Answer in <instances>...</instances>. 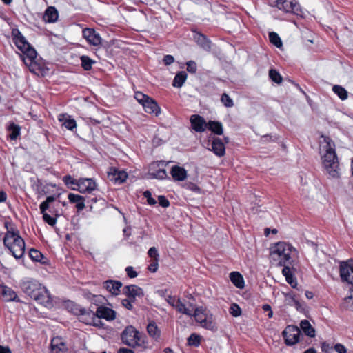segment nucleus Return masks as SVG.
<instances>
[{
  "label": "nucleus",
  "instance_id": "393cba45",
  "mask_svg": "<svg viewBox=\"0 0 353 353\" xmlns=\"http://www.w3.org/2000/svg\"><path fill=\"white\" fill-rule=\"evenodd\" d=\"M68 200L71 203H75L78 210H83L85 208V199L79 194L70 193L68 196Z\"/></svg>",
  "mask_w": 353,
  "mask_h": 353
},
{
  "label": "nucleus",
  "instance_id": "37998d69",
  "mask_svg": "<svg viewBox=\"0 0 353 353\" xmlns=\"http://www.w3.org/2000/svg\"><path fill=\"white\" fill-rule=\"evenodd\" d=\"M188 343L190 345L198 347L201 343V338L199 335L193 333L188 338Z\"/></svg>",
  "mask_w": 353,
  "mask_h": 353
},
{
  "label": "nucleus",
  "instance_id": "13d9d810",
  "mask_svg": "<svg viewBox=\"0 0 353 353\" xmlns=\"http://www.w3.org/2000/svg\"><path fill=\"white\" fill-rule=\"evenodd\" d=\"M165 300L169 305H170L171 306H172L174 307H175V305L178 301V299H176L175 296H168L165 298Z\"/></svg>",
  "mask_w": 353,
  "mask_h": 353
},
{
  "label": "nucleus",
  "instance_id": "9b49d317",
  "mask_svg": "<svg viewBox=\"0 0 353 353\" xmlns=\"http://www.w3.org/2000/svg\"><path fill=\"white\" fill-rule=\"evenodd\" d=\"M190 122L192 130L196 132H203L207 129L208 122L199 114H192L190 118Z\"/></svg>",
  "mask_w": 353,
  "mask_h": 353
},
{
  "label": "nucleus",
  "instance_id": "774afa93",
  "mask_svg": "<svg viewBox=\"0 0 353 353\" xmlns=\"http://www.w3.org/2000/svg\"><path fill=\"white\" fill-rule=\"evenodd\" d=\"M0 353H12L8 347L0 345Z\"/></svg>",
  "mask_w": 353,
  "mask_h": 353
},
{
  "label": "nucleus",
  "instance_id": "3c124183",
  "mask_svg": "<svg viewBox=\"0 0 353 353\" xmlns=\"http://www.w3.org/2000/svg\"><path fill=\"white\" fill-rule=\"evenodd\" d=\"M43 218L45 222H46L48 224H49L51 226H54L57 223V219L50 216L47 213H43Z\"/></svg>",
  "mask_w": 353,
  "mask_h": 353
},
{
  "label": "nucleus",
  "instance_id": "0e129e2a",
  "mask_svg": "<svg viewBox=\"0 0 353 353\" xmlns=\"http://www.w3.org/2000/svg\"><path fill=\"white\" fill-rule=\"evenodd\" d=\"M286 281L292 287L296 288V281L293 278V274L292 276H288V277H285Z\"/></svg>",
  "mask_w": 353,
  "mask_h": 353
},
{
  "label": "nucleus",
  "instance_id": "6e6552de",
  "mask_svg": "<svg viewBox=\"0 0 353 353\" xmlns=\"http://www.w3.org/2000/svg\"><path fill=\"white\" fill-rule=\"evenodd\" d=\"M300 333L301 330L298 327L294 325L287 326L283 331V336L286 345H293L298 343Z\"/></svg>",
  "mask_w": 353,
  "mask_h": 353
},
{
  "label": "nucleus",
  "instance_id": "f8f14e48",
  "mask_svg": "<svg viewBox=\"0 0 353 353\" xmlns=\"http://www.w3.org/2000/svg\"><path fill=\"white\" fill-rule=\"evenodd\" d=\"M122 292L128 298L134 301H135L136 298H141L144 295L142 288L137 285H129L124 286L122 289Z\"/></svg>",
  "mask_w": 353,
  "mask_h": 353
},
{
  "label": "nucleus",
  "instance_id": "338daca9",
  "mask_svg": "<svg viewBox=\"0 0 353 353\" xmlns=\"http://www.w3.org/2000/svg\"><path fill=\"white\" fill-rule=\"evenodd\" d=\"M117 353H134L133 350L125 347H121L118 350Z\"/></svg>",
  "mask_w": 353,
  "mask_h": 353
},
{
  "label": "nucleus",
  "instance_id": "b1692460",
  "mask_svg": "<svg viewBox=\"0 0 353 353\" xmlns=\"http://www.w3.org/2000/svg\"><path fill=\"white\" fill-rule=\"evenodd\" d=\"M1 294L3 299L6 301H16L20 302V300L16 292L8 286H3Z\"/></svg>",
  "mask_w": 353,
  "mask_h": 353
},
{
  "label": "nucleus",
  "instance_id": "f704fd0d",
  "mask_svg": "<svg viewBox=\"0 0 353 353\" xmlns=\"http://www.w3.org/2000/svg\"><path fill=\"white\" fill-rule=\"evenodd\" d=\"M199 324L202 327L209 330H215L216 329V324L212 320V316H208L204 317L203 319H201Z\"/></svg>",
  "mask_w": 353,
  "mask_h": 353
},
{
  "label": "nucleus",
  "instance_id": "20e7f679",
  "mask_svg": "<svg viewBox=\"0 0 353 353\" xmlns=\"http://www.w3.org/2000/svg\"><path fill=\"white\" fill-rule=\"evenodd\" d=\"M12 35L13 37V42L23 53V61L26 65L32 67L37 57L36 50L30 46L25 37L22 35L18 29L12 30Z\"/></svg>",
  "mask_w": 353,
  "mask_h": 353
},
{
  "label": "nucleus",
  "instance_id": "c756f323",
  "mask_svg": "<svg viewBox=\"0 0 353 353\" xmlns=\"http://www.w3.org/2000/svg\"><path fill=\"white\" fill-rule=\"evenodd\" d=\"M7 130L10 132L9 137L11 140H16L20 135L21 127L14 122L9 123Z\"/></svg>",
  "mask_w": 353,
  "mask_h": 353
},
{
  "label": "nucleus",
  "instance_id": "39448f33",
  "mask_svg": "<svg viewBox=\"0 0 353 353\" xmlns=\"http://www.w3.org/2000/svg\"><path fill=\"white\" fill-rule=\"evenodd\" d=\"M3 243L16 259L21 258L25 252V242L19 232L8 231L3 238Z\"/></svg>",
  "mask_w": 353,
  "mask_h": 353
},
{
  "label": "nucleus",
  "instance_id": "4468645a",
  "mask_svg": "<svg viewBox=\"0 0 353 353\" xmlns=\"http://www.w3.org/2000/svg\"><path fill=\"white\" fill-rule=\"evenodd\" d=\"M160 165H165V164L163 161H160L159 163H152L150 168L149 174L151 178L157 179H169L167 172L165 169L159 168L157 170L156 168L159 167Z\"/></svg>",
  "mask_w": 353,
  "mask_h": 353
},
{
  "label": "nucleus",
  "instance_id": "a19ab883",
  "mask_svg": "<svg viewBox=\"0 0 353 353\" xmlns=\"http://www.w3.org/2000/svg\"><path fill=\"white\" fill-rule=\"evenodd\" d=\"M270 41L276 47L280 48L282 46V41L277 33L272 32L269 33Z\"/></svg>",
  "mask_w": 353,
  "mask_h": 353
},
{
  "label": "nucleus",
  "instance_id": "052dcab7",
  "mask_svg": "<svg viewBox=\"0 0 353 353\" xmlns=\"http://www.w3.org/2000/svg\"><path fill=\"white\" fill-rule=\"evenodd\" d=\"M262 309L265 312H268V318H272L273 316V312L272 310L271 306L268 304H264L262 305Z\"/></svg>",
  "mask_w": 353,
  "mask_h": 353
},
{
  "label": "nucleus",
  "instance_id": "cd10ccee",
  "mask_svg": "<svg viewBox=\"0 0 353 353\" xmlns=\"http://www.w3.org/2000/svg\"><path fill=\"white\" fill-rule=\"evenodd\" d=\"M232 283L238 288L243 289L245 285L244 279L242 275L238 272H232L230 274Z\"/></svg>",
  "mask_w": 353,
  "mask_h": 353
},
{
  "label": "nucleus",
  "instance_id": "72a5a7b5",
  "mask_svg": "<svg viewBox=\"0 0 353 353\" xmlns=\"http://www.w3.org/2000/svg\"><path fill=\"white\" fill-rule=\"evenodd\" d=\"M197 43L204 50L209 51L211 49V42L201 34H197L195 36Z\"/></svg>",
  "mask_w": 353,
  "mask_h": 353
},
{
  "label": "nucleus",
  "instance_id": "1a4fd4ad",
  "mask_svg": "<svg viewBox=\"0 0 353 353\" xmlns=\"http://www.w3.org/2000/svg\"><path fill=\"white\" fill-rule=\"evenodd\" d=\"M79 320L81 322L84 323L87 325H93L94 326H99L101 321L98 320L96 316V312H94L91 310L85 308L82 309V312L79 314Z\"/></svg>",
  "mask_w": 353,
  "mask_h": 353
},
{
  "label": "nucleus",
  "instance_id": "4c0bfd02",
  "mask_svg": "<svg viewBox=\"0 0 353 353\" xmlns=\"http://www.w3.org/2000/svg\"><path fill=\"white\" fill-rule=\"evenodd\" d=\"M63 119H59L60 121H63V125L70 130H73L77 127L76 121L74 119H71L70 117H65L63 115Z\"/></svg>",
  "mask_w": 353,
  "mask_h": 353
},
{
  "label": "nucleus",
  "instance_id": "c03bdc74",
  "mask_svg": "<svg viewBox=\"0 0 353 353\" xmlns=\"http://www.w3.org/2000/svg\"><path fill=\"white\" fill-rule=\"evenodd\" d=\"M221 101L227 108H231L234 105L233 100L226 93L221 95Z\"/></svg>",
  "mask_w": 353,
  "mask_h": 353
},
{
  "label": "nucleus",
  "instance_id": "6ab92c4d",
  "mask_svg": "<svg viewBox=\"0 0 353 353\" xmlns=\"http://www.w3.org/2000/svg\"><path fill=\"white\" fill-rule=\"evenodd\" d=\"M108 178L115 183L121 184L127 179L128 174L123 170H118L112 168L108 172Z\"/></svg>",
  "mask_w": 353,
  "mask_h": 353
},
{
  "label": "nucleus",
  "instance_id": "4be33fe9",
  "mask_svg": "<svg viewBox=\"0 0 353 353\" xmlns=\"http://www.w3.org/2000/svg\"><path fill=\"white\" fill-rule=\"evenodd\" d=\"M142 106L147 113L155 114L156 115L160 113V108L157 103L150 97L142 104Z\"/></svg>",
  "mask_w": 353,
  "mask_h": 353
},
{
  "label": "nucleus",
  "instance_id": "c85d7f7f",
  "mask_svg": "<svg viewBox=\"0 0 353 353\" xmlns=\"http://www.w3.org/2000/svg\"><path fill=\"white\" fill-rule=\"evenodd\" d=\"M29 256L32 261L40 262L42 264H47L48 259L39 250L32 248L29 252Z\"/></svg>",
  "mask_w": 353,
  "mask_h": 353
},
{
  "label": "nucleus",
  "instance_id": "412c9836",
  "mask_svg": "<svg viewBox=\"0 0 353 353\" xmlns=\"http://www.w3.org/2000/svg\"><path fill=\"white\" fill-rule=\"evenodd\" d=\"M147 332L148 335L155 341L159 342L161 340V331L154 321H151L147 325Z\"/></svg>",
  "mask_w": 353,
  "mask_h": 353
},
{
  "label": "nucleus",
  "instance_id": "680f3d73",
  "mask_svg": "<svg viewBox=\"0 0 353 353\" xmlns=\"http://www.w3.org/2000/svg\"><path fill=\"white\" fill-rule=\"evenodd\" d=\"M334 350L338 353H346L347 352V350H346L345 347L341 343H336L334 345Z\"/></svg>",
  "mask_w": 353,
  "mask_h": 353
},
{
  "label": "nucleus",
  "instance_id": "69168bd1",
  "mask_svg": "<svg viewBox=\"0 0 353 353\" xmlns=\"http://www.w3.org/2000/svg\"><path fill=\"white\" fill-rule=\"evenodd\" d=\"M49 204L46 201H43L40 205V210L42 214L46 213V211L48 209Z\"/></svg>",
  "mask_w": 353,
  "mask_h": 353
},
{
  "label": "nucleus",
  "instance_id": "6e6d98bb",
  "mask_svg": "<svg viewBox=\"0 0 353 353\" xmlns=\"http://www.w3.org/2000/svg\"><path fill=\"white\" fill-rule=\"evenodd\" d=\"M125 272L127 273L128 276L130 279L135 278L138 275L137 272L135 270H134L132 266H128L125 268Z\"/></svg>",
  "mask_w": 353,
  "mask_h": 353
},
{
  "label": "nucleus",
  "instance_id": "a878e982",
  "mask_svg": "<svg viewBox=\"0 0 353 353\" xmlns=\"http://www.w3.org/2000/svg\"><path fill=\"white\" fill-rule=\"evenodd\" d=\"M192 307H194L193 304L189 303L188 306H186L185 304L181 301L180 299H178V301L174 307L179 312L192 316L193 312Z\"/></svg>",
  "mask_w": 353,
  "mask_h": 353
},
{
  "label": "nucleus",
  "instance_id": "2f4dec72",
  "mask_svg": "<svg viewBox=\"0 0 353 353\" xmlns=\"http://www.w3.org/2000/svg\"><path fill=\"white\" fill-rule=\"evenodd\" d=\"M207 128L217 135H221L223 132V125L219 121H210Z\"/></svg>",
  "mask_w": 353,
  "mask_h": 353
},
{
  "label": "nucleus",
  "instance_id": "ea45409f",
  "mask_svg": "<svg viewBox=\"0 0 353 353\" xmlns=\"http://www.w3.org/2000/svg\"><path fill=\"white\" fill-rule=\"evenodd\" d=\"M81 66L85 70H90L94 61L89 57L83 55L81 57Z\"/></svg>",
  "mask_w": 353,
  "mask_h": 353
},
{
  "label": "nucleus",
  "instance_id": "e2e57ef3",
  "mask_svg": "<svg viewBox=\"0 0 353 353\" xmlns=\"http://www.w3.org/2000/svg\"><path fill=\"white\" fill-rule=\"evenodd\" d=\"M163 61L165 65H169L174 61V59L172 55H165L163 57Z\"/></svg>",
  "mask_w": 353,
  "mask_h": 353
},
{
  "label": "nucleus",
  "instance_id": "864d4df0",
  "mask_svg": "<svg viewBox=\"0 0 353 353\" xmlns=\"http://www.w3.org/2000/svg\"><path fill=\"white\" fill-rule=\"evenodd\" d=\"M143 196L147 199V202L149 205H153L156 204V200L152 197V194L149 190H146L143 192Z\"/></svg>",
  "mask_w": 353,
  "mask_h": 353
},
{
  "label": "nucleus",
  "instance_id": "8fccbe9b",
  "mask_svg": "<svg viewBox=\"0 0 353 353\" xmlns=\"http://www.w3.org/2000/svg\"><path fill=\"white\" fill-rule=\"evenodd\" d=\"M148 254L150 258L153 259V260L159 261V254L155 247L150 248L148 252Z\"/></svg>",
  "mask_w": 353,
  "mask_h": 353
},
{
  "label": "nucleus",
  "instance_id": "58836bf2",
  "mask_svg": "<svg viewBox=\"0 0 353 353\" xmlns=\"http://www.w3.org/2000/svg\"><path fill=\"white\" fill-rule=\"evenodd\" d=\"M66 305L68 310L77 316L79 315L81 312H82V309L83 308L81 307L79 305L72 301H68Z\"/></svg>",
  "mask_w": 353,
  "mask_h": 353
},
{
  "label": "nucleus",
  "instance_id": "aec40b11",
  "mask_svg": "<svg viewBox=\"0 0 353 353\" xmlns=\"http://www.w3.org/2000/svg\"><path fill=\"white\" fill-rule=\"evenodd\" d=\"M274 6L279 10H282L286 12L295 13L298 10L299 6L292 1L286 0H276Z\"/></svg>",
  "mask_w": 353,
  "mask_h": 353
},
{
  "label": "nucleus",
  "instance_id": "bf43d9fd",
  "mask_svg": "<svg viewBox=\"0 0 353 353\" xmlns=\"http://www.w3.org/2000/svg\"><path fill=\"white\" fill-rule=\"evenodd\" d=\"M158 261H155V260H153L152 261V263L150 264V265L148 268L149 271H150L151 272H156L157 271L158 266H159Z\"/></svg>",
  "mask_w": 353,
  "mask_h": 353
},
{
  "label": "nucleus",
  "instance_id": "9d476101",
  "mask_svg": "<svg viewBox=\"0 0 353 353\" xmlns=\"http://www.w3.org/2000/svg\"><path fill=\"white\" fill-rule=\"evenodd\" d=\"M96 188V183L90 178L80 179L78 180L77 188L70 186V189L78 190L80 192H91Z\"/></svg>",
  "mask_w": 353,
  "mask_h": 353
},
{
  "label": "nucleus",
  "instance_id": "bb28decb",
  "mask_svg": "<svg viewBox=\"0 0 353 353\" xmlns=\"http://www.w3.org/2000/svg\"><path fill=\"white\" fill-rule=\"evenodd\" d=\"M59 14L57 9L54 7H48L45 11L43 19L45 21L48 23H54L58 19Z\"/></svg>",
  "mask_w": 353,
  "mask_h": 353
},
{
  "label": "nucleus",
  "instance_id": "ddd939ff",
  "mask_svg": "<svg viewBox=\"0 0 353 353\" xmlns=\"http://www.w3.org/2000/svg\"><path fill=\"white\" fill-rule=\"evenodd\" d=\"M83 37L92 46H97L101 43V38L92 28H86L83 30Z\"/></svg>",
  "mask_w": 353,
  "mask_h": 353
},
{
  "label": "nucleus",
  "instance_id": "2eb2a0df",
  "mask_svg": "<svg viewBox=\"0 0 353 353\" xmlns=\"http://www.w3.org/2000/svg\"><path fill=\"white\" fill-rule=\"evenodd\" d=\"M50 353H67L68 347L64 340L59 336L54 337L51 340Z\"/></svg>",
  "mask_w": 353,
  "mask_h": 353
},
{
  "label": "nucleus",
  "instance_id": "a211bd4d",
  "mask_svg": "<svg viewBox=\"0 0 353 353\" xmlns=\"http://www.w3.org/2000/svg\"><path fill=\"white\" fill-rule=\"evenodd\" d=\"M210 145L211 148H209V150L212 151L215 155L219 157H221L225 155V144L223 143L222 140L220 138L213 137Z\"/></svg>",
  "mask_w": 353,
  "mask_h": 353
},
{
  "label": "nucleus",
  "instance_id": "e433bc0d",
  "mask_svg": "<svg viewBox=\"0 0 353 353\" xmlns=\"http://www.w3.org/2000/svg\"><path fill=\"white\" fill-rule=\"evenodd\" d=\"M332 91L342 100H346L348 97L347 91L341 85H335L332 87Z\"/></svg>",
  "mask_w": 353,
  "mask_h": 353
},
{
  "label": "nucleus",
  "instance_id": "473e14b6",
  "mask_svg": "<svg viewBox=\"0 0 353 353\" xmlns=\"http://www.w3.org/2000/svg\"><path fill=\"white\" fill-rule=\"evenodd\" d=\"M187 73L185 71L179 72L174 77L172 85L176 88H181L187 79Z\"/></svg>",
  "mask_w": 353,
  "mask_h": 353
},
{
  "label": "nucleus",
  "instance_id": "de8ad7c7",
  "mask_svg": "<svg viewBox=\"0 0 353 353\" xmlns=\"http://www.w3.org/2000/svg\"><path fill=\"white\" fill-rule=\"evenodd\" d=\"M230 313L233 316L237 317L241 315V310L237 304L232 303L230 308Z\"/></svg>",
  "mask_w": 353,
  "mask_h": 353
},
{
  "label": "nucleus",
  "instance_id": "0eeeda50",
  "mask_svg": "<svg viewBox=\"0 0 353 353\" xmlns=\"http://www.w3.org/2000/svg\"><path fill=\"white\" fill-rule=\"evenodd\" d=\"M339 272L342 281L347 282L353 287V259L341 261Z\"/></svg>",
  "mask_w": 353,
  "mask_h": 353
},
{
  "label": "nucleus",
  "instance_id": "7c9ffc66",
  "mask_svg": "<svg viewBox=\"0 0 353 353\" xmlns=\"http://www.w3.org/2000/svg\"><path fill=\"white\" fill-rule=\"evenodd\" d=\"M300 327L305 335L310 337H314L315 336V330L307 320L301 321Z\"/></svg>",
  "mask_w": 353,
  "mask_h": 353
},
{
  "label": "nucleus",
  "instance_id": "dca6fc26",
  "mask_svg": "<svg viewBox=\"0 0 353 353\" xmlns=\"http://www.w3.org/2000/svg\"><path fill=\"white\" fill-rule=\"evenodd\" d=\"M122 286V283L116 280H107L103 283V288L106 289L107 291L114 296L120 294Z\"/></svg>",
  "mask_w": 353,
  "mask_h": 353
},
{
  "label": "nucleus",
  "instance_id": "49530a36",
  "mask_svg": "<svg viewBox=\"0 0 353 353\" xmlns=\"http://www.w3.org/2000/svg\"><path fill=\"white\" fill-rule=\"evenodd\" d=\"M279 266H283V268L282 270V274L285 277H288V276H292V268H293L294 264H285V265H279Z\"/></svg>",
  "mask_w": 353,
  "mask_h": 353
},
{
  "label": "nucleus",
  "instance_id": "f257e3e1",
  "mask_svg": "<svg viewBox=\"0 0 353 353\" xmlns=\"http://www.w3.org/2000/svg\"><path fill=\"white\" fill-rule=\"evenodd\" d=\"M22 291L30 298L46 307L51 304V297L48 290L33 279H26L20 282Z\"/></svg>",
  "mask_w": 353,
  "mask_h": 353
},
{
  "label": "nucleus",
  "instance_id": "09e8293b",
  "mask_svg": "<svg viewBox=\"0 0 353 353\" xmlns=\"http://www.w3.org/2000/svg\"><path fill=\"white\" fill-rule=\"evenodd\" d=\"M149 97L148 95L144 94L143 93L141 92H137L134 94V98L136 100L140 103L143 104L147 99H149Z\"/></svg>",
  "mask_w": 353,
  "mask_h": 353
},
{
  "label": "nucleus",
  "instance_id": "603ef678",
  "mask_svg": "<svg viewBox=\"0 0 353 353\" xmlns=\"http://www.w3.org/2000/svg\"><path fill=\"white\" fill-rule=\"evenodd\" d=\"M187 70L192 74L196 73L197 70L196 63L194 61H189L186 63Z\"/></svg>",
  "mask_w": 353,
  "mask_h": 353
},
{
  "label": "nucleus",
  "instance_id": "5701e85b",
  "mask_svg": "<svg viewBox=\"0 0 353 353\" xmlns=\"http://www.w3.org/2000/svg\"><path fill=\"white\" fill-rule=\"evenodd\" d=\"M170 174L174 181H183L187 178V171L185 168L174 165L172 168Z\"/></svg>",
  "mask_w": 353,
  "mask_h": 353
},
{
  "label": "nucleus",
  "instance_id": "4d7b16f0",
  "mask_svg": "<svg viewBox=\"0 0 353 353\" xmlns=\"http://www.w3.org/2000/svg\"><path fill=\"white\" fill-rule=\"evenodd\" d=\"M158 200L159 205L163 208H168L170 205L169 201L164 196H159Z\"/></svg>",
  "mask_w": 353,
  "mask_h": 353
},
{
  "label": "nucleus",
  "instance_id": "79ce46f5",
  "mask_svg": "<svg viewBox=\"0 0 353 353\" xmlns=\"http://www.w3.org/2000/svg\"><path fill=\"white\" fill-rule=\"evenodd\" d=\"M269 77L270 78V79L275 82L276 83H281L282 82V77L281 76V74L276 70H274V69H271L269 70Z\"/></svg>",
  "mask_w": 353,
  "mask_h": 353
},
{
  "label": "nucleus",
  "instance_id": "c9c22d12",
  "mask_svg": "<svg viewBox=\"0 0 353 353\" xmlns=\"http://www.w3.org/2000/svg\"><path fill=\"white\" fill-rule=\"evenodd\" d=\"M192 310L194 312H192V316L195 318V320L197 323L201 322V319H203L204 317H207L208 315L205 314V310L203 307H192Z\"/></svg>",
  "mask_w": 353,
  "mask_h": 353
},
{
  "label": "nucleus",
  "instance_id": "5fc2aeb1",
  "mask_svg": "<svg viewBox=\"0 0 353 353\" xmlns=\"http://www.w3.org/2000/svg\"><path fill=\"white\" fill-rule=\"evenodd\" d=\"M134 300H131V299L127 298L122 301V305L129 310H132L133 309V305L132 304L134 302Z\"/></svg>",
  "mask_w": 353,
  "mask_h": 353
},
{
  "label": "nucleus",
  "instance_id": "423d86ee",
  "mask_svg": "<svg viewBox=\"0 0 353 353\" xmlns=\"http://www.w3.org/2000/svg\"><path fill=\"white\" fill-rule=\"evenodd\" d=\"M121 339L123 343L131 347H145V341L142 339L141 334L133 326L125 327L122 332Z\"/></svg>",
  "mask_w": 353,
  "mask_h": 353
},
{
  "label": "nucleus",
  "instance_id": "a18cd8bd",
  "mask_svg": "<svg viewBox=\"0 0 353 353\" xmlns=\"http://www.w3.org/2000/svg\"><path fill=\"white\" fill-rule=\"evenodd\" d=\"M63 181L66 185H68L70 188V186L77 188L78 181L73 179L70 175H66L63 176Z\"/></svg>",
  "mask_w": 353,
  "mask_h": 353
},
{
  "label": "nucleus",
  "instance_id": "7ed1b4c3",
  "mask_svg": "<svg viewBox=\"0 0 353 353\" xmlns=\"http://www.w3.org/2000/svg\"><path fill=\"white\" fill-rule=\"evenodd\" d=\"M295 252L296 250L290 244L279 242L271 248L270 255L272 259L277 262L278 265L294 264L292 256Z\"/></svg>",
  "mask_w": 353,
  "mask_h": 353
},
{
  "label": "nucleus",
  "instance_id": "f03ea898",
  "mask_svg": "<svg viewBox=\"0 0 353 353\" xmlns=\"http://www.w3.org/2000/svg\"><path fill=\"white\" fill-rule=\"evenodd\" d=\"M324 142L326 143L325 154L323 156V165L328 174L333 178L339 177V161L335 152V144L334 141L327 136L322 135Z\"/></svg>",
  "mask_w": 353,
  "mask_h": 353
},
{
  "label": "nucleus",
  "instance_id": "f3484780",
  "mask_svg": "<svg viewBox=\"0 0 353 353\" xmlns=\"http://www.w3.org/2000/svg\"><path fill=\"white\" fill-rule=\"evenodd\" d=\"M96 316L98 320L105 319L107 321H112L116 318V312L111 308L100 306L97 309Z\"/></svg>",
  "mask_w": 353,
  "mask_h": 353
}]
</instances>
